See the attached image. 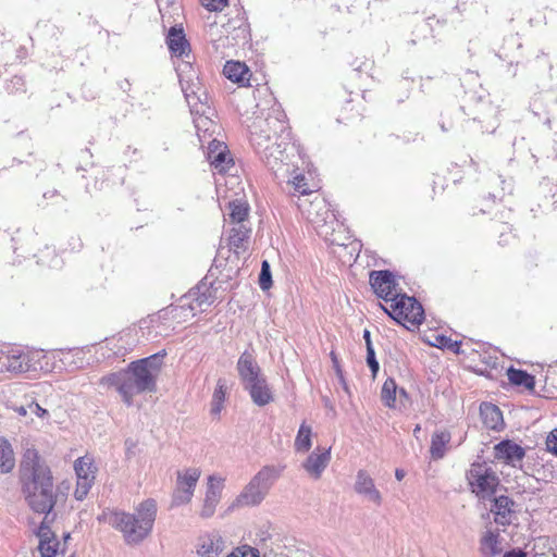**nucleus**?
<instances>
[{
    "label": "nucleus",
    "instance_id": "nucleus-20",
    "mask_svg": "<svg viewBox=\"0 0 557 557\" xmlns=\"http://www.w3.org/2000/svg\"><path fill=\"white\" fill-rule=\"evenodd\" d=\"M223 550V540L218 533L203 534L198 540L197 553L201 557H219Z\"/></svg>",
    "mask_w": 557,
    "mask_h": 557
},
{
    "label": "nucleus",
    "instance_id": "nucleus-14",
    "mask_svg": "<svg viewBox=\"0 0 557 557\" xmlns=\"http://www.w3.org/2000/svg\"><path fill=\"white\" fill-rule=\"evenodd\" d=\"M525 455L524 449L510 440L502 441L494 446V458L505 465L516 466Z\"/></svg>",
    "mask_w": 557,
    "mask_h": 557
},
{
    "label": "nucleus",
    "instance_id": "nucleus-40",
    "mask_svg": "<svg viewBox=\"0 0 557 557\" xmlns=\"http://www.w3.org/2000/svg\"><path fill=\"white\" fill-rule=\"evenodd\" d=\"M227 557H259V552L248 545L235 548Z\"/></svg>",
    "mask_w": 557,
    "mask_h": 557
},
{
    "label": "nucleus",
    "instance_id": "nucleus-6",
    "mask_svg": "<svg viewBox=\"0 0 557 557\" xmlns=\"http://www.w3.org/2000/svg\"><path fill=\"white\" fill-rule=\"evenodd\" d=\"M176 71L190 111L200 112L203 107L210 109L207 89L193 70L190 61H183L177 64Z\"/></svg>",
    "mask_w": 557,
    "mask_h": 557
},
{
    "label": "nucleus",
    "instance_id": "nucleus-46",
    "mask_svg": "<svg viewBox=\"0 0 557 557\" xmlns=\"http://www.w3.org/2000/svg\"><path fill=\"white\" fill-rule=\"evenodd\" d=\"M503 557H525V554L521 550H511L508 553H505Z\"/></svg>",
    "mask_w": 557,
    "mask_h": 557
},
{
    "label": "nucleus",
    "instance_id": "nucleus-45",
    "mask_svg": "<svg viewBox=\"0 0 557 557\" xmlns=\"http://www.w3.org/2000/svg\"><path fill=\"white\" fill-rule=\"evenodd\" d=\"M220 25L218 23H212L209 25V35L212 41H216L214 36L219 33Z\"/></svg>",
    "mask_w": 557,
    "mask_h": 557
},
{
    "label": "nucleus",
    "instance_id": "nucleus-10",
    "mask_svg": "<svg viewBox=\"0 0 557 557\" xmlns=\"http://www.w3.org/2000/svg\"><path fill=\"white\" fill-rule=\"evenodd\" d=\"M200 475L201 471L198 468H189L177 472L176 486L172 496L173 505L181 506L191 500Z\"/></svg>",
    "mask_w": 557,
    "mask_h": 557
},
{
    "label": "nucleus",
    "instance_id": "nucleus-29",
    "mask_svg": "<svg viewBox=\"0 0 557 557\" xmlns=\"http://www.w3.org/2000/svg\"><path fill=\"white\" fill-rule=\"evenodd\" d=\"M451 435L447 430H441L433 433L430 445L431 457L435 460L442 459L450 443Z\"/></svg>",
    "mask_w": 557,
    "mask_h": 557
},
{
    "label": "nucleus",
    "instance_id": "nucleus-7",
    "mask_svg": "<svg viewBox=\"0 0 557 557\" xmlns=\"http://www.w3.org/2000/svg\"><path fill=\"white\" fill-rule=\"evenodd\" d=\"M466 478L471 492L480 499L493 496L500 484L495 471L484 462L472 463Z\"/></svg>",
    "mask_w": 557,
    "mask_h": 557
},
{
    "label": "nucleus",
    "instance_id": "nucleus-8",
    "mask_svg": "<svg viewBox=\"0 0 557 557\" xmlns=\"http://www.w3.org/2000/svg\"><path fill=\"white\" fill-rule=\"evenodd\" d=\"M369 283L373 293L384 300L386 306L397 298L401 290L396 276L388 270H373L369 274Z\"/></svg>",
    "mask_w": 557,
    "mask_h": 557
},
{
    "label": "nucleus",
    "instance_id": "nucleus-5",
    "mask_svg": "<svg viewBox=\"0 0 557 557\" xmlns=\"http://www.w3.org/2000/svg\"><path fill=\"white\" fill-rule=\"evenodd\" d=\"M383 310L398 324L409 331L418 329L424 321V309L414 298L401 293L388 306H382Z\"/></svg>",
    "mask_w": 557,
    "mask_h": 557
},
{
    "label": "nucleus",
    "instance_id": "nucleus-25",
    "mask_svg": "<svg viewBox=\"0 0 557 557\" xmlns=\"http://www.w3.org/2000/svg\"><path fill=\"white\" fill-rule=\"evenodd\" d=\"M502 537L498 531H486L480 541V552L484 557H495L503 552Z\"/></svg>",
    "mask_w": 557,
    "mask_h": 557
},
{
    "label": "nucleus",
    "instance_id": "nucleus-15",
    "mask_svg": "<svg viewBox=\"0 0 557 557\" xmlns=\"http://www.w3.org/2000/svg\"><path fill=\"white\" fill-rule=\"evenodd\" d=\"M516 503L506 495L494 498L491 512L494 515V522L507 527L512 522L516 513Z\"/></svg>",
    "mask_w": 557,
    "mask_h": 557
},
{
    "label": "nucleus",
    "instance_id": "nucleus-37",
    "mask_svg": "<svg viewBox=\"0 0 557 557\" xmlns=\"http://www.w3.org/2000/svg\"><path fill=\"white\" fill-rule=\"evenodd\" d=\"M397 384L394 379H387L385 380L382 391H381V398L384 405L388 408H396L397 407Z\"/></svg>",
    "mask_w": 557,
    "mask_h": 557
},
{
    "label": "nucleus",
    "instance_id": "nucleus-33",
    "mask_svg": "<svg viewBox=\"0 0 557 557\" xmlns=\"http://www.w3.org/2000/svg\"><path fill=\"white\" fill-rule=\"evenodd\" d=\"M227 394V383L224 379H219L216 387L212 395L210 412L214 418H219L223 409L224 401Z\"/></svg>",
    "mask_w": 557,
    "mask_h": 557
},
{
    "label": "nucleus",
    "instance_id": "nucleus-16",
    "mask_svg": "<svg viewBox=\"0 0 557 557\" xmlns=\"http://www.w3.org/2000/svg\"><path fill=\"white\" fill-rule=\"evenodd\" d=\"M223 483L224 479L222 478H218L215 475H210L208 478V490L200 511L201 517L208 518L214 513L216 505L221 498Z\"/></svg>",
    "mask_w": 557,
    "mask_h": 557
},
{
    "label": "nucleus",
    "instance_id": "nucleus-43",
    "mask_svg": "<svg viewBox=\"0 0 557 557\" xmlns=\"http://www.w3.org/2000/svg\"><path fill=\"white\" fill-rule=\"evenodd\" d=\"M214 299L215 297L212 295V293L208 289L207 293H202L200 294L197 298H196V302L198 305V307H202V306H211L213 302H214Z\"/></svg>",
    "mask_w": 557,
    "mask_h": 557
},
{
    "label": "nucleus",
    "instance_id": "nucleus-28",
    "mask_svg": "<svg viewBox=\"0 0 557 557\" xmlns=\"http://www.w3.org/2000/svg\"><path fill=\"white\" fill-rule=\"evenodd\" d=\"M223 74L233 83L245 85L249 81L248 66L239 61H227L223 69Z\"/></svg>",
    "mask_w": 557,
    "mask_h": 557
},
{
    "label": "nucleus",
    "instance_id": "nucleus-17",
    "mask_svg": "<svg viewBox=\"0 0 557 557\" xmlns=\"http://www.w3.org/2000/svg\"><path fill=\"white\" fill-rule=\"evenodd\" d=\"M208 160L220 172H224L233 165V158L225 141H210Z\"/></svg>",
    "mask_w": 557,
    "mask_h": 557
},
{
    "label": "nucleus",
    "instance_id": "nucleus-49",
    "mask_svg": "<svg viewBox=\"0 0 557 557\" xmlns=\"http://www.w3.org/2000/svg\"><path fill=\"white\" fill-rule=\"evenodd\" d=\"M395 475H396V479H397L398 481H401V480H403V478L405 476V472H404L403 470H400V469H397V470L395 471Z\"/></svg>",
    "mask_w": 557,
    "mask_h": 557
},
{
    "label": "nucleus",
    "instance_id": "nucleus-34",
    "mask_svg": "<svg viewBox=\"0 0 557 557\" xmlns=\"http://www.w3.org/2000/svg\"><path fill=\"white\" fill-rule=\"evenodd\" d=\"M15 467V458L10 442L0 436V471L2 473L11 472Z\"/></svg>",
    "mask_w": 557,
    "mask_h": 557
},
{
    "label": "nucleus",
    "instance_id": "nucleus-30",
    "mask_svg": "<svg viewBox=\"0 0 557 557\" xmlns=\"http://www.w3.org/2000/svg\"><path fill=\"white\" fill-rule=\"evenodd\" d=\"M265 494V490L261 484L255 483L252 480L245 491L237 498V504L240 506H255L261 503Z\"/></svg>",
    "mask_w": 557,
    "mask_h": 557
},
{
    "label": "nucleus",
    "instance_id": "nucleus-19",
    "mask_svg": "<svg viewBox=\"0 0 557 557\" xmlns=\"http://www.w3.org/2000/svg\"><path fill=\"white\" fill-rule=\"evenodd\" d=\"M251 228L245 225L233 226L227 237V246L236 255L244 253L248 250Z\"/></svg>",
    "mask_w": 557,
    "mask_h": 557
},
{
    "label": "nucleus",
    "instance_id": "nucleus-9",
    "mask_svg": "<svg viewBox=\"0 0 557 557\" xmlns=\"http://www.w3.org/2000/svg\"><path fill=\"white\" fill-rule=\"evenodd\" d=\"M74 470L77 482L74 496L78 500H83L89 493L96 479L97 467L94 457L85 455L74 462Z\"/></svg>",
    "mask_w": 557,
    "mask_h": 557
},
{
    "label": "nucleus",
    "instance_id": "nucleus-44",
    "mask_svg": "<svg viewBox=\"0 0 557 557\" xmlns=\"http://www.w3.org/2000/svg\"><path fill=\"white\" fill-rule=\"evenodd\" d=\"M367 362L373 373V375L376 374L379 371V362L375 359V354L373 347H369V350H367Z\"/></svg>",
    "mask_w": 557,
    "mask_h": 557
},
{
    "label": "nucleus",
    "instance_id": "nucleus-31",
    "mask_svg": "<svg viewBox=\"0 0 557 557\" xmlns=\"http://www.w3.org/2000/svg\"><path fill=\"white\" fill-rule=\"evenodd\" d=\"M425 342L433 347L447 349L457 355L461 352V342L453 341L449 336L444 334L432 333L425 336Z\"/></svg>",
    "mask_w": 557,
    "mask_h": 557
},
{
    "label": "nucleus",
    "instance_id": "nucleus-32",
    "mask_svg": "<svg viewBox=\"0 0 557 557\" xmlns=\"http://www.w3.org/2000/svg\"><path fill=\"white\" fill-rule=\"evenodd\" d=\"M228 221L232 224L244 225L243 222L249 216V205L247 201L236 199L228 202Z\"/></svg>",
    "mask_w": 557,
    "mask_h": 557
},
{
    "label": "nucleus",
    "instance_id": "nucleus-22",
    "mask_svg": "<svg viewBox=\"0 0 557 557\" xmlns=\"http://www.w3.org/2000/svg\"><path fill=\"white\" fill-rule=\"evenodd\" d=\"M246 387L249 389L253 403L258 406H265L273 400L271 389L263 376L247 383Z\"/></svg>",
    "mask_w": 557,
    "mask_h": 557
},
{
    "label": "nucleus",
    "instance_id": "nucleus-11",
    "mask_svg": "<svg viewBox=\"0 0 557 557\" xmlns=\"http://www.w3.org/2000/svg\"><path fill=\"white\" fill-rule=\"evenodd\" d=\"M299 208L306 219L315 227H322L335 220L331 205L322 197H315L311 201H305Z\"/></svg>",
    "mask_w": 557,
    "mask_h": 557
},
{
    "label": "nucleus",
    "instance_id": "nucleus-48",
    "mask_svg": "<svg viewBox=\"0 0 557 557\" xmlns=\"http://www.w3.org/2000/svg\"><path fill=\"white\" fill-rule=\"evenodd\" d=\"M35 413H36L38 417L42 418V417H45L48 412H47V410H46V409L41 408L38 404H35Z\"/></svg>",
    "mask_w": 557,
    "mask_h": 557
},
{
    "label": "nucleus",
    "instance_id": "nucleus-54",
    "mask_svg": "<svg viewBox=\"0 0 557 557\" xmlns=\"http://www.w3.org/2000/svg\"><path fill=\"white\" fill-rule=\"evenodd\" d=\"M498 244H500V245H505V244H506V242L504 240V243H503L502 240H498Z\"/></svg>",
    "mask_w": 557,
    "mask_h": 557
},
{
    "label": "nucleus",
    "instance_id": "nucleus-23",
    "mask_svg": "<svg viewBox=\"0 0 557 557\" xmlns=\"http://www.w3.org/2000/svg\"><path fill=\"white\" fill-rule=\"evenodd\" d=\"M355 490L359 494L367 495L376 505L382 502L381 494L375 488L372 478L364 470L358 471Z\"/></svg>",
    "mask_w": 557,
    "mask_h": 557
},
{
    "label": "nucleus",
    "instance_id": "nucleus-24",
    "mask_svg": "<svg viewBox=\"0 0 557 557\" xmlns=\"http://www.w3.org/2000/svg\"><path fill=\"white\" fill-rule=\"evenodd\" d=\"M237 370L240 379L247 384L260 375V368L249 352H243L237 362Z\"/></svg>",
    "mask_w": 557,
    "mask_h": 557
},
{
    "label": "nucleus",
    "instance_id": "nucleus-39",
    "mask_svg": "<svg viewBox=\"0 0 557 557\" xmlns=\"http://www.w3.org/2000/svg\"><path fill=\"white\" fill-rule=\"evenodd\" d=\"M259 285L262 290H268L272 287V276L270 264L267 260L262 261L261 272L259 275Z\"/></svg>",
    "mask_w": 557,
    "mask_h": 557
},
{
    "label": "nucleus",
    "instance_id": "nucleus-13",
    "mask_svg": "<svg viewBox=\"0 0 557 557\" xmlns=\"http://www.w3.org/2000/svg\"><path fill=\"white\" fill-rule=\"evenodd\" d=\"M207 111H210V109L203 107L200 112H195L197 114L194 119L196 135L198 139H216L222 136L223 128L218 121L207 114Z\"/></svg>",
    "mask_w": 557,
    "mask_h": 557
},
{
    "label": "nucleus",
    "instance_id": "nucleus-36",
    "mask_svg": "<svg viewBox=\"0 0 557 557\" xmlns=\"http://www.w3.org/2000/svg\"><path fill=\"white\" fill-rule=\"evenodd\" d=\"M311 426L302 422L299 426L298 433L295 438V449L297 451L307 453L311 448Z\"/></svg>",
    "mask_w": 557,
    "mask_h": 557
},
{
    "label": "nucleus",
    "instance_id": "nucleus-1",
    "mask_svg": "<svg viewBox=\"0 0 557 557\" xmlns=\"http://www.w3.org/2000/svg\"><path fill=\"white\" fill-rule=\"evenodd\" d=\"M22 493L30 509L46 516L55 505L53 476L35 448H27L20 466Z\"/></svg>",
    "mask_w": 557,
    "mask_h": 557
},
{
    "label": "nucleus",
    "instance_id": "nucleus-18",
    "mask_svg": "<svg viewBox=\"0 0 557 557\" xmlns=\"http://www.w3.org/2000/svg\"><path fill=\"white\" fill-rule=\"evenodd\" d=\"M331 460V447L321 450L315 448L304 462L305 470L314 479H319Z\"/></svg>",
    "mask_w": 557,
    "mask_h": 557
},
{
    "label": "nucleus",
    "instance_id": "nucleus-21",
    "mask_svg": "<svg viewBox=\"0 0 557 557\" xmlns=\"http://www.w3.org/2000/svg\"><path fill=\"white\" fill-rule=\"evenodd\" d=\"M168 46L172 54L182 58L183 61H189V45L185 38L183 29L172 27L168 34Z\"/></svg>",
    "mask_w": 557,
    "mask_h": 557
},
{
    "label": "nucleus",
    "instance_id": "nucleus-12",
    "mask_svg": "<svg viewBox=\"0 0 557 557\" xmlns=\"http://www.w3.org/2000/svg\"><path fill=\"white\" fill-rule=\"evenodd\" d=\"M48 517H45L38 531L36 532L39 539L38 550L41 557H57L58 554H63L65 544H61L55 537L51 528L47 523Z\"/></svg>",
    "mask_w": 557,
    "mask_h": 557
},
{
    "label": "nucleus",
    "instance_id": "nucleus-53",
    "mask_svg": "<svg viewBox=\"0 0 557 557\" xmlns=\"http://www.w3.org/2000/svg\"><path fill=\"white\" fill-rule=\"evenodd\" d=\"M331 356H332V359L335 360L336 357H335V354L334 352H331Z\"/></svg>",
    "mask_w": 557,
    "mask_h": 557
},
{
    "label": "nucleus",
    "instance_id": "nucleus-41",
    "mask_svg": "<svg viewBox=\"0 0 557 557\" xmlns=\"http://www.w3.org/2000/svg\"><path fill=\"white\" fill-rule=\"evenodd\" d=\"M209 11H222L227 5V0H200Z\"/></svg>",
    "mask_w": 557,
    "mask_h": 557
},
{
    "label": "nucleus",
    "instance_id": "nucleus-4",
    "mask_svg": "<svg viewBox=\"0 0 557 557\" xmlns=\"http://www.w3.org/2000/svg\"><path fill=\"white\" fill-rule=\"evenodd\" d=\"M157 515V505L152 499L144 500L136 509V515L124 511L104 509L98 521L106 523L123 533L127 543H137L151 531Z\"/></svg>",
    "mask_w": 557,
    "mask_h": 557
},
{
    "label": "nucleus",
    "instance_id": "nucleus-3",
    "mask_svg": "<svg viewBox=\"0 0 557 557\" xmlns=\"http://www.w3.org/2000/svg\"><path fill=\"white\" fill-rule=\"evenodd\" d=\"M69 354L63 351H45L24 349L8 345L0 348V372L24 373L27 371L52 372L62 370Z\"/></svg>",
    "mask_w": 557,
    "mask_h": 557
},
{
    "label": "nucleus",
    "instance_id": "nucleus-35",
    "mask_svg": "<svg viewBox=\"0 0 557 557\" xmlns=\"http://www.w3.org/2000/svg\"><path fill=\"white\" fill-rule=\"evenodd\" d=\"M508 380L511 384L517 386H523L528 389L534 388V377L529 374L527 371L510 368L507 372Z\"/></svg>",
    "mask_w": 557,
    "mask_h": 557
},
{
    "label": "nucleus",
    "instance_id": "nucleus-2",
    "mask_svg": "<svg viewBox=\"0 0 557 557\" xmlns=\"http://www.w3.org/2000/svg\"><path fill=\"white\" fill-rule=\"evenodd\" d=\"M161 358L159 355H152L133 361L128 364L127 369L101 377L100 384L115 387L123 401L131 406L134 396L156 391V381L162 368Z\"/></svg>",
    "mask_w": 557,
    "mask_h": 557
},
{
    "label": "nucleus",
    "instance_id": "nucleus-38",
    "mask_svg": "<svg viewBox=\"0 0 557 557\" xmlns=\"http://www.w3.org/2000/svg\"><path fill=\"white\" fill-rule=\"evenodd\" d=\"M282 469L276 467H264L253 478L255 483L261 484L263 490H267L280 475Z\"/></svg>",
    "mask_w": 557,
    "mask_h": 557
},
{
    "label": "nucleus",
    "instance_id": "nucleus-42",
    "mask_svg": "<svg viewBox=\"0 0 557 557\" xmlns=\"http://www.w3.org/2000/svg\"><path fill=\"white\" fill-rule=\"evenodd\" d=\"M547 450L557 457V428L554 429L546 437Z\"/></svg>",
    "mask_w": 557,
    "mask_h": 557
},
{
    "label": "nucleus",
    "instance_id": "nucleus-27",
    "mask_svg": "<svg viewBox=\"0 0 557 557\" xmlns=\"http://www.w3.org/2000/svg\"><path fill=\"white\" fill-rule=\"evenodd\" d=\"M480 414L486 429L499 430L504 424L502 411L493 404H482L480 406Z\"/></svg>",
    "mask_w": 557,
    "mask_h": 557
},
{
    "label": "nucleus",
    "instance_id": "nucleus-52",
    "mask_svg": "<svg viewBox=\"0 0 557 557\" xmlns=\"http://www.w3.org/2000/svg\"><path fill=\"white\" fill-rule=\"evenodd\" d=\"M399 393H400V396H404L405 398H407V393L404 389H401Z\"/></svg>",
    "mask_w": 557,
    "mask_h": 557
},
{
    "label": "nucleus",
    "instance_id": "nucleus-51",
    "mask_svg": "<svg viewBox=\"0 0 557 557\" xmlns=\"http://www.w3.org/2000/svg\"><path fill=\"white\" fill-rule=\"evenodd\" d=\"M275 122H277V120H270V119H268V120H267V123H268L269 125H271L272 123H275Z\"/></svg>",
    "mask_w": 557,
    "mask_h": 557
},
{
    "label": "nucleus",
    "instance_id": "nucleus-47",
    "mask_svg": "<svg viewBox=\"0 0 557 557\" xmlns=\"http://www.w3.org/2000/svg\"><path fill=\"white\" fill-rule=\"evenodd\" d=\"M363 338H364V341H366L367 350H369V347H372L370 331L364 330V332H363Z\"/></svg>",
    "mask_w": 557,
    "mask_h": 557
},
{
    "label": "nucleus",
    "instance_id": "nucleus-50",
    "mask_svg": "<svg viewBox=\"0 0 557 557\" xmlns=\"http://www.w3.org/2000/svg\"><path fill=\"white\" fill-rule=\"evenodd\" d=\"M420 430H421L420 424H417L416 428L413 429V435L418 436V433L420 432Z\"/></svg>",
    "mask_w": 557,
    "mask_h": 557
},
{
    "label": "nucleus",
    "instance_id": "nucleus-26",
    "mask_svg": "<svg viewBox=\"0 0 557 557\" xmlns=\"http://www.w3.org/2000/svg\"><path fill=\"white\" fill-rule=\"evenodd\" d=\"M308 174L310 180L301 173H296L288 182L293 186L295 193L300 195H309L320 189V180H315L312 176L313 172L311 170H308Z\"/></svg>",
    "mask_w": 557,
    "mask_h": 557
}]
</instances>
